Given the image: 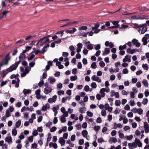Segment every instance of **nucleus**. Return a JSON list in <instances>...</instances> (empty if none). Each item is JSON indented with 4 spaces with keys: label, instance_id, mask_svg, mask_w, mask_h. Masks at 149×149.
Here are the masks:
<instances>
[{
    "label": "nucleus",
    "instance_id": "f257e3e1",
    "mask_svg": "<svg viewBox=\"0 0 149 149\" xmlns=\"http://www.w3.org/2000/svg\"><path fill=\"white\" fill-rule=\"evenodd\" d=\"M10 54V53L9 52L6 56L5 58L0 62V67H1L4 65H7L8 64L9 61L11 58Z\"/></svg>",
    "mask_w": 149,
    "mask_h": 149
},
{
    "label": "nucleus",
    "instance_id": "f03ea898",
    "mask_svg": "<svg viewBox=\"0 0 149 149\" xmlns=\"http://www.w3.org/2000/svg\"><path fill=\"white\" fill-rule=\"evenodd\" d=\"M49 38L45 37L41 38L37 42V45L40 44V45L42 46L47 42H50Z\"/></svg>",
    "mask_w": 149,
    "mask_h": 149
},
{
    "label": "nucleus",
    "instance_id": "7ed1b4c3",
    "mask_svg": "<svg viewBox=\"0 0 149 149\" xmlns=\"http://www.w3.org/2000/svg\"><path fill=\"white\" fill-rule=\"evenodd\" d=\"M20 62L21 61H20L15 62L14 64L8 68L9 72H10L16 70Z\"/></svg>",
    "mask_w": 149,
    "mask_h": 149
},
{
    "label": "nucleus",
    "instance_id": "20e7f679",
    "mask_svg": "<svg viewBox=\"0 0 149 149\" xmlns=\"http://www.w3.org/2000/svg\"><path fill=\"white\" fill-rule=\"evenodd\" d=\"M52 91V89L51 87L48 86H46L44 89V92L46 94H48L51 93Z\"/></svg>",
    "mask_w": 149,
    "mask_h": 149
},
{
    "label": "nucleus",
    "instance_id": "39448f33",
    "mask_svg": "<svg viewBox=\"0 0 149 149\" xmlns=\"http://www.w3.org/2000/svg\"><path fill=\"white\" fill-rule=\"evenodd\" d=\"M57 96L56 95L53 96L52 98H50L48 100V102L50 103H54L56 101Z\"/></svg>",
    "mask_w": 149,
    "mask_h": 149
},
{
    "label": "nucleus",
    "instance_id": "423d86ee",
    "mask_svg": "<svg viewBox=\"0 0 149 149\" xmlns=\"http://www.w3.org/2000/svg\"><path fill=\"white\" fill-rule=\"evenodd\" d=\"M91 79L93 81H97L98 83H101L102 82V79L96 75L93 76L91 77Z\"/></svg>",
    "mask_w": 149,
    "mask_h": 149
},
{
    "label": "nucleus",
    "instance_id": "0eeeda50",
    "mask_svg": "<svg viewBox=\"0 0 149 149\" xmlns=\"http://www.w3.org/2000/svg\"><path fill=\"white\" fill-rule=\"evenodd\" d=\"M142 25H145L142 26V29H140L139 30V32L142 34H144L147 30V27L146 26V24H142Z\"/></svg>",
    "mask_w": 149,
    "mask_h": 149
},
{
    "label": "nucleus",
    "instance_id": "6e6552de",
    "mask_svg": "<svg viewBox=\"0 0 149 149\" xmlns=\"http://www.w3.org/2000/svg\"><path fill=\"white\" fill-rule=\"evenodd\" d=\"M143 127L145 132L148 133L149 132V125L147 122H145L143 123Z\"/></svg>",
    "mask_w": 149,
    "mask_h": 149
},
{
    "label": "nucleus",
    "instance_id": "1a4fd4ad",
    "mask_svg": "<svg viewBox=\"0 0 149 149\" xmlns=\"http://www.w3.org/2000/svg\"><path fill=\"white\" fill-rule=\"evenodd\" d=\"M82 134L83 136L88 141L89 140V136H88V131L86 130H84L82 131Z\"/></svg>",
    "mask_w": 149,
    "mask_h": 149
},
{
    "label": "nucleus",
    "instance_id": "9d476101",
    "mask_svg": "<svg viewBox=\"0 0 149 149\" xmlns=\"http://www.w3.org/2000/svg\"><path fill=\"white\" fill-rule=\"evenodd\" d=\"M131 56L127 55L125 56V58L123 59V61L124 62H130L131 61Z\"/></svg>",
    "mask_w": 149,
    "mask_h": 149
},
{
    "label": "nucleus",
    "instance_id": "9b49d317",
    "mask_svg": "<svg viewBox=\"0 0 149 149\" xmlns=\"http://www.w3.org/2000/svg\"><path fill=\"white\" fill-rule=\"evenodd\" d=\"M134 142L136 145H137L138 147H142L143 145L142 143L139 139H138L137 138H136Z\"/></svg>",
    "mask_w": 149,
    "mask_h": 149
},
{
    "label": "nucleus",
    "instance_id": "f8f14e48",
    "mask_svg": "<svg viewBox=\"0 0 149 149\" xmlns=\"http://www.w3.org/2000/svg\"><path fill=\"white\" fill-rule=\"evenodd\" d=\"M133 110H136V111H134V113H137L141 115L143 113V110L140 108L136 109V108H134L133 109Z\"/></svg>",
    "mask_w": 149,
    "mask_h": 149
},
{
    "label": "nucleus",
    "instance_id": "ddd939ff",
    "mask_svg": "<svg viewBox=\"0 0 149 149\" xmlns=\"http://www.w3.org/2000/svg\"><path fill=\"white\" fill-rule=\"evenodd\" d=\"M77 31V29L74 27L71 28L70 30H67L65 32L67 33H73Z\"/></svg>",
    "mask_w": 149,
    "mask_h": 149
},
{
    "label": "nucleus",
    "instance_id": "4468645a",
    "mask_svg": "<svg viewBox=\"0 0 149 149\" xmlns=\"http://www.w3.org/2000/svg\"><path fill=\"white\" fill-rule=\"evenodd\" d=\"M132 42L133 44L135 45L136 47H139L140 46L141 43L138 42L137 40L134 39L132 40Z\"/></svg>",
    "mask_w": 149,
    "mask_h": 149
},
{
    "label": "nucleus",
    "instance_id": "2eb2a0df",
    "mask_svg": "<svg viewBox=\"0 0 149 149\" xmlns=\"http://www.w3.org/2000/svg\"><path fill=\"white\" fill-rule=\"evenodd\" d=\"M137 52H138L136 49H131L130 48H128L127 50V52L129 54H132Z\"/></svg>",
    "mask_w": 149,
    "mask_h": 149
},
{
    "label": "nucleus",
    "instance_id": "dca6fc26",
    "mask_svg": "<svg viewBox=\"0 0 149 149\" xmlns=\"http://www.w3.org/2000/svg\"><path fill=\"white\" fill-rule=\"evenodd\" d=\"M77 48L76 52L77 53L80 52L83 47V45L82 43H79L77 44Z\"/></svg>",
    "mask_w": 149,
    "mask_h": 149
},
{
    "label": "nucleus",
    "instance_id": "f3484780",
    "mask_svg": "<svg viewBox=\"0 0 149 149\" xmlns=\"http://www.w3.org/2000/svg\"><path fill=\"white\" fill-rule=\"evenodd\" d=\"M50 108V105L48 103L46 104L43 106L41 108V110L42 111H45L47 109Z\"/></svg>",
    "mask_w": 149,
    "mask_h": 149
},
{
    "label": "nucleus",
    "instance_id": "a211bd4d",
    "mask_svg": "<svg viewBox=\"0 0 149 149\" xmlns=\"http://www.w3.org/2000/svg\"><path fill=\"white\" fill-rule=\"evenodd\" d=\"M5 141L9 144H11L13 143L12 138L10 136H8L5 139Z\"/></svg>",
    "mask_w": 149,
    "mask_h": 149
},
{
    "label": "nucleus",
    "instance_id": "6ab92c4d",
    "mask_svg": "<svg viewBox=\"0 0 149 149\" xmlns=\"http://www.w3.org/2000/svg\"><path fill=\"white\" fill-rule=\"evenodd\" d=\"M58 141L61 146H63L64 145L65 141L63 137H61L59 139Z\"/></svg>",
    "mask_w": 149,
    "mask_h": 149
},
{
    "label": "nucleus",
    "instance_id": "aec40b11",
    "mask_svg": "<svg viewBox=\"0 0 149 149\" xmlns=\"http://www.w3.org/2000/svg\"><path fill=\"white\" fill-rule=\"evenodd\" d=\"M110 52V50L109 48H106L104 49V51L103 53V55L106 56L109 54Z\"/></svg>",
    "mask_w": 149,
    "mask_h": 149
},
{
    "label": "nucleus",
    "instance_id": "412c9836",
    "mask_svg": "<svg viewBox=\"0 0 149 149\" xmlns=\"http://www.w3.org/2000/svg\"><path fill=\"white\" fill-rule=\"evenodd\" d=\"M49 147H53L55 149H56L58 147V146L56 143H53L52 142H50L49 144Z\"/></svg>",
    "mask_w": 149,
    "mask_h": 149
},
{
    "label": "nucleus",
    "instance_id": "4be33fe9",
    "mask_svg": "<svg viewBox=\"0 0 149 149\" xmlns=\"http://www.w3.org/2000/svg\"><path fill=\"white\" fill-rule=\"evenodd\" d=\"M113 128L115 129H116L117 128H121L123 127V125L120 123L117 124L114 123V124Z\"/></svg>",
    "mask_w": 149,
    "mask_h": 149
},
{
    "label": "nucleus",
    "instance_id": "5701e85b",
    "mask_svg": "<svg viewBox=\"0 0 149 149\" xmlns=\"http://www.w3.org/2000/svg\"><path fill=\"white\" fill-rule=\"evenodd\" d=\"M145 26V25H139L137 24H133V27L136 29L138 28L140 29L142 28V26Z\"/></svg>",
    "mask_w": 149,
    "mask_h": 149
},
{
    "label": "nucleus",
    "instance_id": "b1692460",
    "mask_svg": "<svg viewBox=\"0 0 149 149\" xmlns=\"http://www.w3.org/2000/svg\"><path fill=\"white\" fill-rule=\"evenodd\" d=\"M105 90L104 88H101L100 91V93L101 94V97H104L105 95Z\"/></svg>",
    "mask_w": 149,
    "mask_h": 149
},
{
    "label": "nucleus",
    "instance_id": "393cba45",
    "mask_svg": "<svg viewBox=\"0 0 149 149\" xmlns=\"http://www.w3.org/2000/svg\"><path fill=\"white\" fill-rule=\"evenodd\" d=\"M109 141L110 143H116L117 141V139L115 137H112L110 138Z\"/></svg>",
    "mask_w": 149,
    "mask_h": 149
},
{
    "label": "nucleus",
    "instance_id": "a878e982",
    "mask_svg": "<svg viewBox=\"0 0 149 149\" xmlns=\"http://www.w3.org/2000/svg\"><path fill=\"white\" fill-rule=\"evenodd\" d=\"M49 46V44H47L45 46L42 48V50H41V54H43L46 51V48L48 47Z\"/></svg>",
    "mask_w": 149,
    "mask_h": 149
},
{
    "label": "nucleus",
    "instance_id": "bb28decb",
    "mask_svg": "<svg viewBox=\"0 0 149 149\" xmlns=\"http://www.w3.org/2000/svg\"><path fill=\"white\" fill-rule=\"evenodd\" d=\"M9 72H9L8 69L7 68L6 70H3L1 72V74L4 76H5Z\"/></svg>",
    "mask_w": 149,
    "mask_h": 149
},
{
    "label": "nucleus",
    "instance_id": "cd10ccee",
    "mask_svg": "<svg viewBox=\"0 0 149 149\" xmlns=\"http://www.w3.org/2000/svg\"><path fill=\"white\" fill-rule=\"evenodd\" d=\"M48 80L50 83L52 84H53L56 81L55 79L52 78V77H50L48 79Z\"/></svg>",
    "mask_w": 149,
    "mask_h": 149
},
{
    "label": "nucleus",
    "instance_id": "c85d7f7f",
    "mask_svg": "<svg viewBox=\"0 0 149 149\" xmlns=\"http://www.w3.org/2000/svg\"><path fill=\"white\" fill-rule=\"evenodd\" d=\"M142 82L145 87H148V86L149 84L147 80L143 79L142 81Z\"/></svg>",
    "mask_w": 149,
    "mask_h": 149
},
{
    "label": "nucleus",
    "instance_id": "c756f323",
    "mask_svg": "<svg viewBox=\"0 0 149 149\" xmlns=\"http://www.w3.org/2000/svg\"><path fill=\"white\" fill-rule=\"evenodd\" d=\"M71 99V97L69 96L64 97L62 98L61 102L62 103L65 102L67 100H70Z\"/></svg>",
    "mask_w": 149,
    "mask_h": 149
},
{
    "label": "nucleus",
    "instance_id": "7c9ffc66",
    "mask_svg": "<svg viewBox=\"0 0 149 149\" xmlns=\"http://www.w3.org/2000/svg\"><path fill=\"white\" fill-rule=\"evenodd\" d=\"M21 123V122L20 120H18L17 121L15 124V128H18L19 127Z\"/></svg>",
    "mask_w": 149,
    "mask_h": 149
},
{
    "label": "nucleus",
    "instance_id": "2f4dec72",
    "mask_svg": "<svg viewBox=\"0 0 149 149\" xmlns=\"http://www.w3.org/2000/svg\"><path fill=\"white\" fill-rule=\"evenodd\" d=\"M88 34V33H87V32H80L79 33V36H83L84 37H87Z\"/></svg>",
    "mask_w": 149,
    "mask_h": 149
},
{
    "label": "nucleus",
    "instance_id": "473e14b6",
    "mask_svg": "<svg viewBox=\"0 0 149 149\" xmlns=\"http://www.w3.org/2000/svg\"><path fill=\"white\" fill-rule=\"evenodd\" d=\"M23 92L24 95H26L27 94L31 93V90L30 89H24L23 91Z\"/></svg>",
    "mask_w": 149,
    "mask_h": 149
},
{
    "label": "nucleus",
    "instance_id": "72a5a7b5",
    "mask_svg": "<svg viewBox=\"0 0 149 149\" xmlns=\"http://www.w3.org/2000/svg\"><path fill=\"white\" fill-rule=\"evenodd\" d=\"M87 29L88 27L87 26H83L79 27L78 29L80 31H81V30H86Z\"/></svg>",
    "mask_w": 149,
    "mask_h": 149
},
{
    "label": "nucleus",
    "instance_id": "f704fd0d",
    "mask_svg": "<svg viewBox=\"0 0 149 149\" xmlns=\"http://www.w3.org/2000/svg\"><path fill=\"white\" fill-rule=\"evenodd\" d=\"M31 68L30 67L27 66L24 69V72L26 73V74H28L29 71L31 70Z\"/></svg>",
    "mask_w": 149,
    "mask_h": 149
},
{
    "label": "nucleus",
    "instance_id": "c9c22d12",
    "mask_svg": "<svg viewBox=\"0 0 149 149\" xmlns=\"http://www.w3.org/2000/svg\"><path fill=\"white\" fill-rule=\"evenodd\" d=\"M70 80L71 81L76 80L77 79V77L76 75L74 76H71L70 77Z\"/></svg>",
    "mask_w": 149,
    "mask_h": 149
},
{
    "label": "nucleus",
    "instance_id": "e433bc0d",
    "mask_svg": "<svg viewBox=\"0 0 149 149\" xmlns=\"http://www.w3.org/2000/svg\"><path fill=\"white\" fill-rule=\"evenodd\" d=\"M86 108L84 107H82L80 108L79 111L81 113H83L85 112Z\"/></svg>",
    "mask_w": 149,
    "mask_h": 149
},
{
    "label": "nucleus",
    "instance_id": "4c0bfd02",
    "mask_svg": "<svg viewBox=\"0 0 149 149\" xmlns=\"http://www.w3.org/2000/svg\"><path fill=\"white\" fill-rule=\"evenodd\" d=\"M100 26V24L99 23L95 24L94 25V26L92 27V30H94L95 29H98Z\"/></svg>",
    "mask_w": 149,
    "mask_h": 149
},
{
    "label": "nucleus",
    "instance_id": "58836bf2",
    "mask_svg": "<svg viewBox=\"0 0 149 149\" xmlns=\"http://www.w3.org/2000/svg\"><path fill=\"white\" fill-rule=\"evenodd\" d=\"M6 110H8V111L10 112H12L14 111V109L13 107L12 106H10Z\"/></svg>",
    "mask_w": 149,
    "mask_h": 149
},
{
    "label": "nucleus",
    "instance_id": "ea45409f",
    "mask_svg": "<svg viewBox=\"0 0 149 149\" xmlns=\"http://www.w3.org/2000/svg\"><path fill=\"white\" fill-rule=\"evenodd\" d=\"M12 134L13 136H16L17 134V130L15 129H13L12 131Z\"/></svg>",
    "mask_w": 149,
    "mask_h": 149
},
{
    "label": "nucleus",
    "instance_id": "a19ab883",
    "mask_svg": "<svg viewBox=\"0 0 149 149\" xmlns=\"http://www.w3.org/2000/svg\"><path fill=\"white\" fill-rule=\"evenodd\" d=\"M121 104V102L120 100H116L115 102V104L116 106H119Z\"/></svg>",
    "mask_w": 149,
    "mask_h": 149
},
{
    "label": "nucleus",
    "instance_id": "79ce46f5",
    "mask_svg": "<svg viewBox=\"0 0 149 149\" xmlns=\"http://www.w3.org/2000/svg\"><path fill=\"white\" fill-rule=\"evenodd\" d=\"M127 46L126 45H124L123 46L120 45L119 47V49L120 50H122L123 49H126Z\"/></svg>",
    "mask_w": 149,
    "mask_h": 149
},
{
    "label": "nucleus",
    "instance_id": "37998d69",
    "mask_svg": "<svg viewBox=\"0 0 149 149\" xmlns=\"http://www.w3.org/2000/svg\"><path fill=\"white\" fill-rule=\"evenodd\" d=\"M121 111V109L118 108H117L114 111V113L116 114H117Z\"/></svg>",
    "mask_w": 149,
    "mask_h": 149
},
{
    "label": "nucleus",
    "instance_id": "c03bdc74",
    "mask_svg": "<svg viewBox=\"0 0 149 149\" xmlns=\"http://www.w3.org/2000/svg\"><path fill=\"white\" fill-rule=\"evenodd\" d=\"M118 133L119 134V137L121 139H123L124 137L125 136L124 134L121 132H118Z\"/></svg>",
    "mask_w": 149,
    "mask_h": 149
},
{
    "label": "nucleus",
    "instance_id": "a18cd8bd",
    "mask_svg": "<svg viewBox=\"0 0 149 149\" xmlns=\"http://www.w3.org/2000/svg\"><path fill=\"white\" fill-rule=\"evenodd\" d=\"M125 138H126L127 140H130L132 139L133 136L132 135H130L129 136H125Z\"/></svg>",
    "mask_w": 149,
    "mask_h": 149
},
{
    "label": "nucleus",
    "instance_id": "49530a36",
    "mask_svg": "<svg viewBox=\"0 0 149 149\" xmlns=\"http://www.w3.org/2000/svg\"><path fill=\"white\" fill-rule=\"evenodd\" d=\"M26 56V55L25 54H23V53H21L20 54V56H19V59H22L23 58H24Z\"/></svg>",
    "mask_w": 149,
    "mask_h": 149
},
{
    "label": "nucleus",
    "instance_id": "de8ad7c7",
    "mask_svg": "<svg viewBox=\"0 0 149 149\" xmlns=\"http://www.w3.org/2000/svg\"><path fill=\"white\" fill-rule=\"evenodd\" d=\"M62 87V84L61 83H59L57 85V88L58 90L61 89Z\"/></svg>",
    "mask_w": 149,
    "mask_h": 149
},
{
    "label": "nucleus",
    "instance_id": "09e8293b",
    "mask_svg": "<svg viewBox=\"0 0 149 149\" xmlns=\"http://www.w3.org/2000/svg\"><path fill=\"white\" fill-rule=\"evenodd\" d=\"M87 48L88 49L92 50L93 48V45L91 44L88 45L87 46Z\"/></svg>",
    "mask_w": 149,
    "mask_h": 149
},
{
    "label": "nucleus",
    "instance_id": "8fccbe9b",
    "mask_svg": "<svg viewBox=\"0 0 149 149\" xmlns=\"http://www.w3.org/2000/svg\"><path fill=\"white\" fill-rule=\"evenodd\" d=\"M10 112H9L8 111V110H6V114L5 116L6 117H9L11 116V113H10Z\"/></svg>",
    "mask_w": 149,
    "mask_h": 149
},
{
    "label": "nucleus",
    "instance_id": "3c124183",
    "mask_svg": "<svg viewBox=\"0 0 149 149\" xmlns=\"http://www.w3.org/2000/svg\"><path fill=\"white\" fill-rule=\"evenodd\" d=\"M146 17L144 15H137V19H146Z\"/></svg>",
    "mask_w": 149,
    "mask_h": 149
},
{
    "label": "nucleus",
    "instance_id": "603ef678",
    "mask_svg": "<svg viewBox=\"0 0 149 149\" xmlns=\"http://www.w3.org/2000/svg\"><path fill=\"white\" fill-rule=\"evenodd\" d=\"M9 12V11L7 10H5L2 12V16L0 17V18H3V16H6L7 13Z\"/></svg>",
    "mask_w": 149,
    "mask_h": 149
},
{
    "label": "nucleus",
    "instance_id": "864d4df0",
    "mask_svg": "<svg viewBox=\"0 0 149 149\" xmlns=\"http://www.w3.org/2000/svg\"><path fill=\"white\" fill-rule=\"evenodd\" d=\"M148 102V99L146 98H144L143 99L142 102V103L144 105L147 104Z\"/></svg>",
    "mask_w": 149,
    "mask_h": 149
},
{
    "label": "nucleus",
    "instance_id": "5fc2aeb1",
    "mask_svg": "<svg viewBox=\"0 0 149 149\" xmlns=\"http://www.w3.org/2000/svg\"><path fill=\"white\" fill-rule=\"evenodd\" d=\"M91 86L93 88H95L97 87L96 83L95 82H93L91 84Z\"/></svg>",
    "mask_w": 149,
    "mask_h": 149
},
{
    "label": "nucleus",
    "instance_id": "6e6d98bb",
    "mask_svg": "<svg viewBox=\"0 0 149 149\" xmlns=\"http://www.w3.org/2000/svg\"><path fill=\"white\" fill-rule=\"evenodd\" d=\"M147 39H146L143 38H142V42H143V45H146L147 43Z\"/></svg>",
    "mask_w": 149,
    "mask_h": 149
},
{
    "label": "nucleus",
    "instance_id": "4d7b16f0",
    "mask_svg": "<svg viewBox=\"0 0 149 149\" xmlns=\"http://www.w3.org/2000/svg\"><path fill=\"white\" fill-rule=\"evenodd\" d=\"M70 117L72 119H74L76 120H77L78 119V118L74 114H71Z\"/></svg>",
    "mask_w": 149,
    "mask_h": 149
},
{
    "label": "nucleus",
    "instance_id": "13d9d810",
    "mask_svg": "<svg viewBox=\"0 0 149 149\" xmlns=\"http://www.w3.org/2000/svg\"><path fill=\"white\" fill-rule=\"evenodd\" d=\"M105 63L103 61H100L99 63V65L101 68H103L105 66Z\"/></svg>",
    "mask_w": 149,
    "mask_h": 149
},
{
    "label": "nucleus",
    "instance_id": "bf43d9fd",
    "mask_svg": "<svg viewBox=\"0 0 149 149\" xmlns=\"http://www.w3.org/2000/svg\"><path fill=\"white\" fill-rule=\"evenodd\" d=\"M129 103L131 106H134L135 105V102L133 100H131L130 101Z\"/></svg>",
    "mask_w": 149,
    "mask_h": 149
},
{
    "label": "nucleus",
    "instance_id": "052dcab7",
    "mask_svg": "<svg viewBox=\"0 0 149 149\" xmlns=\"http://www.w3.org/2000/svg\"><path fill=\"white\" fill-rule=\"evenodd\" d=\"M57 130V127H52L50 130L51 132H52L55 131Z\"/></svg>",
    "mask_w": 149,
    "mask_h": 149
},
{
    "label": "nucleus",
    "instance_id": "680f3d73",
    "mask_svg": "<svg viewBox=\"0 0 149 149\" xmlns=\"http://www.w3.org/2000/svg\"><path fill=\"white\" fill-rule=\"evenodd\" d=\"M19 76V75L18 74H17L16 75L15 74H13L10 76V79H13L17 77H18Z\"/></svg>",
    "mask_w": 149,
    "mask_h": 149
},
{
    "label": "nucleus",
    "instance_id": "e2e57ef3",
    "mask_svg": "<svg viewBox=\"0 0 149 149\" xmlns=\"http://www.w3.org/2000/svg\"><path fill=\"white\" fill-rule=\"evenodd\" d=\"M100 127L99 126H95L93 128V129L96 131H98L100 129Z\"/></svg>",
    "mask_w": 149,
    "mask_h": 149
},
{
    "label": "nucleus",
    "instance_id": "0e129e2a",
    "mask_svg": "<svg viewBox=\"0 0 149 149\" xmlns=\"http://www.w3.org/2000/svg\"><path fill=\"white\" fill-rule=\"evenodd\" d=\"M91 68L93 69H95L97 67V65H96V63L95 62H93L91 65Z\"/></svg>",
    "mask_w": 149,
    "mask_h": 149
},
{
    "label": "nucleus",
    "instance_id": "69168bd1",
    "mask_svg": "<svg viewBox=\"0 0 149 149\" xmlns=\"http://www.w3.org/2000/svg\"><path fill=\"white\" fill-rule=\"evenodd\" d=\"M145 95L146 97H147L149 95V90L146 89L145 90L144 92Z\"/></svg>",
    "mask_w": 149,
    "mask_h": 149
},
{
    "label": "nucleus",
    "instance_id": "338daca9",
    "mask_svg": "<svg viewBox=\"0 0 149 149\" xmlns=\"http://www.w3.org/2000/svg\"><path fill=\"white\" fill-rule=\"evenodd\" d=\"M142 67L145 70H147L148 69V66L147 64H143L142 65Z\"/></svg>",
    "mask_w": 149,
    "mask_h": 149
},
{
    "label": "nucleus",
    "instance_id": "774afa93",
    "mask_svg": "<svg viewBox=\"0 0 149 149\" xmlns=\"http://www.w3.org/2000/svg\"><path fill=\"white\" fill-rule=\"evenodd\" d=\"M127 116L129 118H132L133 117V114L132 112H130L128 113L127 114Z\"/></svg>",
    "mask_w": 149,
    "mask_h": 149
}]
</instances>
